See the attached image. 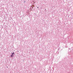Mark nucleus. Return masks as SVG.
Returning a JSON list of instances; mask_svg holds the SVG:
<instances>
[{
	"instance_id": "obj_1",
	"label": "nucleus",
	"mask_w": 73,
	"mask_h": 73,
	"mask_svg": "<svg viewBox=\"0 0 73 73\" xmlns=\"http://www.w3.org/2000/svg\"><path fill=\"white\" fill-rule=\"evenodd\" d=\"M13 54H14V52L12 53V55H11V57H13Z\"/></svg>"
},
{
	"instance_id": "obj_2",
	"label": "nucleus",
	"mask_w": 73,
	"mask_h": 73,
	"mask_svg": "<svg viewBox=\"0 0 73 73\" xmlns=\"http://www.w3.org/2000/svg\"><path fill=\"white\" fill-rule=\"evenodd\" d=\"M37 8H38V7H37Z\"/></svg>"
}]
</instances>
